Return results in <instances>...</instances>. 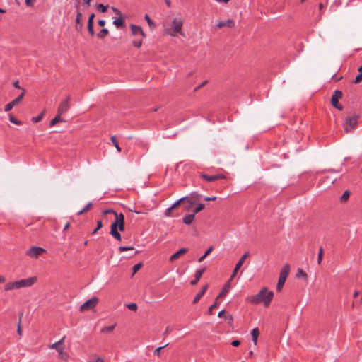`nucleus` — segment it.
<instances>
[{
    "mask_svg": "<svg viewBox=\"0 0 362 362\" xmlns=\"http://www.w3.org/2000/svg\"><path fill=\"white\" fill-rule=\"evenodd\" d=\"M114 214L115 219L110 226V234L117 240L121 241L122 236L119 231L125 230L124 215L122 213L117 214L115 210L109 209L103 211V215Z\"/></svg>",
    "mask_w": 362,
    "mask_h": 362,
    "instance_id": "obj_1",
    "label": "nucleus"
},
{
    "mask_svg": "<svg viewBox=\"0 0 362 362\" xmlns=\"http://www.w3.org/2000/svg\"><path fill=\"white\" fill-rule=\"evenodd\" d=\"M274 298V293L267 288H262L259 292L254 296H248L247 300L253 305L263 303L264 307H268Z\"/></svg>",
    "mask_w": 362,
    "mask_h": 362,
    "instance_id": "obj_2",
    "label": "nucleus"
},
{
    "mask_svg": "<svg viewBox=\"0 0 362 362\" xmlns=\"http://www.w3.org/2000/svg\"><path fill=\"white\" fill-rule=\"evenodd\" d=\"M37 278L36 276H32L28 279H23L16 281H11L5 285L4 290L10 291L13 289H19L21 288H26L32 286L35 282H37Z\"/></svg>",
    "mask_w": 362,
    "mask_h": 362,
    "instance_id": "obj_3",
    "label": "nucleus"
},
{
    "mask_svg": "<svg viewBox=\"0 0 362 362\" xmlns=\"http://www.w3.org/2000/svg\"><path fill=\"white\" fill-rule=\"evenodd\" d=\"M361 115L359 114H350L345 117L343 122V128L346 133H349L354 130L358 123Z\"/></svg>",
    "mask_w": 362,
    "mask_h": 362,
    "instance_id": "obj_4",
    "label": "nucleus"
},
{
    "mask_svg": "<svg viewBox=\"0 0 362 362\" xmlns=\"http://www.w3.org/2000/svg\"><path fill=\"white\" fill-rule=\"evenodd\" d=\"M289 272H290L289 264H284V266L281 269L280 274H279V281H278V283L276 285V291L277 292H280L282 290L284 285L286 281V279L289 274Z\"/></svg>",
    "mask_w": 362,
    "mask_h": 362,
    "instance_id": "obj_5",
    "label": "nucleus"
},
{
    "mask_svg": "<svg viewBox=\"0 0 362 362\" xmlns=\"http://www.w3.org/2000/svg\"><path fill=\"white\" fill-rule=\"evenodd\" d=\"M343 96V93L341 90H335L334 91V94L332 95L331 98V105L336 109L341 111L343 110V106L339 103V100L341 99Z\"/></svg>",
    "mask_w": 362,
    "mask_h": 362,
    "instance_id": "obj_6",
    "label": "nucleus"
},
{
    "mask_svg": "<svg viewBox=\"0 0 362 362\" xmlns=\"http://www.w3.org/2000/svg\"><path fill=\"white\" fill-rule=\"evenodd\" d=\"M71 100V96L68 95L64 100H63L59 105L57 108V112L59 115H64L70 108V101Z\"/></svg>",
    "mask_w": 362,
    "mask_h": 362,
    "instance_id": "obj_7",
    "label": "nucleus"
},
{
    "mask_svg": "<svg viewBox=\"0 0 362 362\" xmlns=\"http://www.w3.org/2000/svg\"><path fill=\"white\" fill-rule=\"evenodd\" d=\"M98 301L99 300L97 297H93L87 300L82 305H81L79 310L81 312H83L93 309L97 305Z\"/></svg>",
    "mask_w": 362,
    "mask_h": 362,
    "instance_id": "obj_8",
    "label": "nucleus"
},
{
    "mask_svg": "<svg viewBox=\"0 0 362 362\" xmlns=\"http://www.w3.org/2000/svg\"><path fill=\"white\" fill-rule=\"evenodd\" d=\"M45 252L46 250L42 247L33 246L26 251V255L31 258H37Z\"/></svg>",
    "mask_w": 362,
    "mask_h": 362,
    "instance_id": "obj_9",
    "label": "nucleus"
},
{
    "mask_svg": "<svg viewBox=\"0 0 362 362\" xmlns=\"http://www.w3.org/2000/svg\"><path fill=\"white\" fill-rule=\"evenodd\" d=\"M249 255H250V252H246L240 258V259L237 262V264H236V265H235V268L233 269V274L231 275V279H234V277L237 275L239 269L243 266V264H244L245 259L249 257Z\"/></svg>",
    "mask_w": 362,
    "mask_h": 362,
    "instance_id": "obj_10",
    "label": "nucleus"
},
{
    "mask_svg": "<svg viewBox=\"0 0 362 362\" xmlns=\"http://www.w3.org/2000/svg\"><path fill=\"white\" fill-rule=\"evenodd\" d=\"M200 177L207 182H214L218 180L226 179V177L223 174H217L214 175H209L204 173H200Z\"/></svg>",
    "mask_w": 362,
    "mask_h": 362,
    "instance_id": "obj_11",
    "label": "nucleus"
},
{
    "mask_svg": "<svg viewBox=\"0 0 362 362\" xmlns=\"http://www.w3.org/2000/svg\"><path fill=\"white\" fill-rule=\"evenodd\" d=\"M189 251V249L188 248H186V247H182V248H180L176 252H175L174 254H173L170 258H169V261L170 262H173L175 261H176L177 259H178L182 255L186 254L187 252Z\"/></svg>",
    "mask_w": 362,
    "mask_h": 362,
    "instance_id": "obj_12",
    "label": "nucleus"
},
{
    "mask_svg": "<svg viewBox=\"0 0 362 362\" xmlns=\"http://www.w3.org/2000/svg\"><path fill=\"white\" fill-rule=\"evenodd\" d=\"M233 279H231V277H230V279L225 284V285L223 286L221 292L216 297V300H218L219 298H224L227 295V293H228V291L230 288V283L233 281Z\"/></svg>",
    "mask_w": 362,
    "mask_h": 362,
    "instance_id": "obj_13",
    "label": "nucleus"
},
{
    "mask_svg": "<svg viewBox=\"0 0 362 362\" xmlns=\"http://www.w3.org/2000/svg\"><path fill=\"white\" fill-rule=\"evenodd\" d=\"M182 24L183 23L181 20L175 18L173 21L172 27L175 33H181Z\"/></svg>",
    "mask_w": 362,
    "mask_h": 362,
    "instance_id": "obj_14",
    "label": "nucleus"
},
{
    "mask_svg": "<svg viewBox=\"0 0 362 362\" xmlns=\"http://www.w3.org/2000/svg\"><path fill=\"white\" fill-rule=\"evenodd\" d=\"M209 288V284H205L203 286L202 289L198 292V293L195 296L194 300H192L193 304H196L199 302V300L201 299V298L204 295V293L206 292L207 289Z\"/></svg>",
    "mask_w": 362,
    "mask_h": 362,
    "instance_id": "obj_15",
    "label": "nucleus"
},
{
    "mask_svg": "<svg viewBox=\"0 0 362 362\" xmlns=\"http://www.w3.org/2000/svg\"><path fill=\"white\" fill-rule=\"evenodd\" d=\"M228 27L230 28H233L235 27V22L232 19H228L226 21H219L217 24V27L218 28H222L223 27Z\"/></svg>",
    "mask_w": 362,
    "mask_h": 362,
    "instance_id": "obj_16",
    "label": "nucleus"
},
{
    "mask_svg": "<svg viewBox=\"0 0 362 362\" xmlns=\"http://www.w3.org/2000/svg\"><path fill=\"white\" fill-rule=\"evenodd\" d=\"M79 5L80 0H76V8L77 9L76 18V24H83V15L79 11Z\"/></svg>",
    "mask_w": 362,
    "mask_h": 362,
    "instance_id": "obj_17",
    "label": "nucleus"
},
{
    "mask_svg": "<svg viewBox=\"0 0 362 362\" xmlns=\"http://www.w3.org/2000/svg\"><path fill=\"white\" fill-rule=\"evenodd\" d=\"M113 24L117 28H125V21L124 18L122 16H119L117 18L115 19L113 21Z\"/></svg>",
    "mask_w": 362,
    "mask_h": 362,
    "instance_id": "obj_18",
    "label": "nucleus"
},
{
    "mask_svg": "<svg viewBox=\"0 0 362 362\" xmlns=\"http://www.w3.org/2000/svg\"><path fill=\"white\" fill-rule=\"evenodd\" d=\"M259 330L257 327L254 328L251 331L252 339L255 345H257L258 337H259Z\"/></svg>",
    "mask_w": 362,
    "mask_h": 362,
    "instance_id": "obj_19",
    "label": "nucleus"
},
{
    "mask_svg": "<svg viewBox=\"0 0 362 362\" xmlns=\"http://www.w3.org/2000/svg\"><path fill=\"white\" fill-rule=\"evenodd\" d=\"M61 115H59V113L57 112V115L49 122L50 127H54L59 122H65V120L61 117Z\"/></svg>",
    "mask_w": 362,
    "mask_h": 362,
    "instance_id": "obj_20",
    "label": "nucleus"
},
{
    "mask_svg": "<svg viewBox=\"0 0 362 362\" xmlns=\"http://www.w3.org/2000/svg\"><path fill=\"white\" fill-rule=\"evenodd\" d=\"M194 214H187L182 218V221L186 225H190L194 220Z\"/></svg>",
    "mask_w": 362,
    "mask_h": 362,
    "instance_id": "obj_21",
    "label": "nucleus"
},
{
    "mask_svg": "<svg viewBox=\"0 0 362 362\" xmlns=\"http://www.w3.org/2000/svg\"><path fill=\"white\" fill-rule=\"evenodd\" d=\"M202 195L197 192H192L189 194V198H191L192 204H194L197 202L199 201Z\"/></svg>",
    "mask_w": 362,
    "mask_h": 362,
    "instance_id": "obj_22",
    "label": "nucleus"
},
{
    "mask_svg": "<svg viewBox=\"0 0 362 362\" xmlns=\"http://www.w3.org/2000/svg\"><path fill=\"white\" fill-rule=\"evenodd\" d=\"M64 338L65 337H64L63 338H62L59 341H58L57 342L52 344L50 346V348L51 349H54L57 350V351L58 352V350H59L60 349H64L63 347V344H64Z\"/></svg>",
    "mask_w": 362,
    "mask_h": 362,
    "instance_id": "obj_23",
    "label": "nucleus"
},
{
    "mask_svg": "<svg viewBox=\"0 0 362 362\" xmlns=\"http://www.w3.org/2000/svg\"><path fill=\"white\" fill-rule=\"evenodd\" d=\"M25 93H26V90L25 89H23L22 93L17 98H16L14 100H13L11 101L13 103V104L15 106L18 105L23 100V97L25 95Z\"/></svg>",
    "mask_w": 362,
    "mask_h": 362,
    "instance_id": "obj_24",
    "label": "nucleus"
},
{
    "mask_svg": "<svg viewBox=\"0 0 362 362\" xmlns=\"http://www.w3.org/2000/svg\"><path fill=\"white\" fill-rule=\"evenodd\" d=\"M351 192L349 190H345L343 194L340 197V199H339L340 202L341 203H346L349 200V197L351 196Z\"/></svg>",
    "mask_w": 362,
    "mask_h": 362,
    "instance_id": "obj_25",
    "label": "nucleus"
},
{
    "mask_svg": "<svg viewBox=\"0 0 362 362\" xmlns=\"http://www.w3.org/2000/svg\"><path fill=\"white\" fill-rule=\"evenodd\" d=\"M109 34V30L107 28H102L97 34L98 39H104Z\"/></svg>",
    "mask_w": 362,
    "mask_h": 362,
    "instance_id": "obj_26",
    "label": "nucleus"
},
{
    "mask_svg": "<svg viewBox=\"0 0 362 362\" xmlns=\"http://www.w3.org/2000/svg\"><path fill=\"white\" fill-rule=\"evenodd\" d=\"M130 28H131V31H132V35H138L140 31H141V28H142L141 26H139V25H134V24H131L130 25Z\"/></svg>",
    "mask_w": 362,
    "mask_h": 362,
    "instance_id": "obj_27",
    "label": "nucleus"
},
{
    "mask_svg": "<svg viewBox=\"0 0 362 362\" xmlns=\"http://www.w3.org/2000/svg\"><path fill=\"white\" fill-rule=\"evenodd\" d=\"M115 327H116V324L111 325V326L104 327L100 329V333H102V334L111 333L112 332H113Z\"/></svg>",
    "mask_w": 362,
    "mask_h": 362,
    "instance_id": "obj_28",
    "label": "nucleus"
},
{
    "mask_svg": "<svg viewBox=\"0 0 362 362\" xmlns=\"http://www.w3.org/2000/svg\"><path fill=\"white\" fill-rule=\"evenodd\" d=\"M214 250V247L213 246H211L209 247L204 252V254L201 256L199 259H198V262H202L204 261V259L208 256L209 255V254L213 251Z\"/></svg>",
    "mask_w": 362,
    "mask_h": 362,
    "instance_id": "obj_29",
    "label": "nucleus"
},
{
    "mask_svg": "<svg viewBox=\"0 0 362 362\" xmlns=\"http://www.w3.org/2000/svg\"><path fill=\"white\" fill-rule=\"evenodd\" d=\"M58 353H59V357L62 359H63L65 361H68V359L69 358V355L67 352L64 351V349H60L59 350H58Z\"/></svg>",
    "mask_w": 362,
    "mask_h": 362,
    "instance_id": "obj_30",
    "label": "nucleus"
},
{
    "mask_svg": "<svg viewBox=\"0 0 362 362\" xmlns=\"http://www.w3.org/2000/svg\"><path fill=\"white\" fill-rule=\"evenodd\" d=\"M296 277L297 278H303L305 281L308 280V274L302 269H298L297 273H296Z\"/></svg>",
    "mask_w": 362,
    "mask_h": 362,
    "instance_id": "obj_31",
    "label": "nucleus"
},
{
    "mask_svg": "<svg viewBox=\"0 0 362 362\" xmlns=\"http://www.w3.org/2000/svg\"><path fill=\"white\" fill-rule=\"evenodd\" d=\"M206 271V267H203L200 269H198L195 272V274H194V278L197 280H200V279L202 278L203 274Z\"/></svg>",
    "mask_w": 362,
    "mask_h": 362,
    "instance_id": "obj_32",
    "label": "nucleus"
},
{
    "mask_svg": "<svg viewBox=\"0 0 362 362\" xmlns=\"http://www.w3.org/2000/svg\"><path fill=\"white\" fill-rule=\"evenodd\" d=\"M45 109L39 115H37V117H34L31 119V121L33 122V123H37V122H40L42 119H43V117L45 115Z\"/></svg>",
    "mask_w": 362,
    "mask_h": 362,
    "instance_id": "obj_33",
    "label": "nucleus"
},
{
    "mask_svg": "<svg viewBox=\"0 0 362 362\" xmlns=\"http://www.w3.org/2000/svg\"><path fill=\"white\" fill-rule=\"evenodd\" d=\"M103 358L97 354H93L90 356L88 362H103Z\"/></svg>",
    "mask_w": 362,
    "mask_h": 362,
    "instance_id": "obj_34",
    "label": "nucleus"
},
{
    "mask_svg": "<svg viewBox=\"0 0 362 362\" xmlns=\"http://www.w3.org/2000/svg\"><path fill=\"white\" fill-rule=\"evenodd\" d=\"M144 19L147 21L151 29H154L156 28V24L154 21L149 17L148 14L145 15Z\"/></svg>",
    "mask_w": 362,
    "mask_h": 362,
    "instance_id": "obj_35",
    "label": "nucleus"
},
{
    "mask_svg": "<svg viewBox=\"0 0 362 362\" xmlns=\"http://www.w3.org/2000/svg\"><path fill=\"white\" fill-rule=\"evenodd\" d=\"M8 117L10 122L14 124L21 125L23 124V122L21 120L16 119L13 114H9Z\"/></svg>",
    "mask_w": 362,
    "mask_h": 362,
    "instance_id": "obj_36",
    "label": "nucleus"
},
{
    "mask_svg": "<svg viewBox=\"0 0 362 362\" xmlns=\"http://www.w3.org/2000/svg\"><path fill=\"white\" fill-rule=\"evenodd\" d=\"M93 206V204L92 202H89L86 204V206L83 209H81V211H78L76 213L77 215H82L83 214L86 213V211H89L91 207Z\"/></svg>",
    "mask_w": 362,
    "mask_h": 362,
    "instance_id": "obj_37",
    "label": "nucleus"
},
{
    "mask_svg": "<svg viewBox=\"0 0 362 362\" xmlns=\"http://www.w3.org/2000/svg\"><path fill=\"white\" fill-rule=\"evenodd\" d=\"M94 23H87V30L89 33V35L91 37H93L95 35V30H94Z\"/></svg>",
    "mask_w": 362,
    "mask_h": 362,
    "instance_id": "obj_38",
    "label": "nucleus"
},
{
    "mask_svg": "<svg viewBox=\"0 0 362 362\" xmlns=\"http://www.w3.org/2000/svg\"><path fill=\"white\" fill-rule=\"evenodd\" d=\"M205 208V204L203 203H199L197 206L193 209V213L194 215L202 211Z\"/></svg>",
    "mask_w": 362,
    "mask_h": 362,
    "instance_id": "obj_39",
    "label": "nucleus"
},
{
    "mask_svg": "<svg viewBox=\"0 0 362 362\" xmlns=\"http://www.w3.org/2000/svg\"><path fill=\"white\" fill-rule=\"evenodd\" d=\"M323 255H324V249L322 247H320L318 255H317V264L319 265L321 264V262L322 261Z\"/></svg>",
    "mask_w": 362,
    "mask_h": 362,
    "instance_id": "obj_40",
    "label": "nucleus"
},
{
    "mask_svg": "<svg viewBox=\"0 0 362 362\" xmlns=\"http://www.w3.org/2000/svg\"><path fill=\"white\" fill-rule=\"evenodd\" d=\"M110 139H111V141L112 142L113 145L115 146L116 149L117 150V151L121 152L122 150L119 146L117 137L115 136H112Z\"/></svg>",
    "mask_w": 362,
    "mask_h": 362,
    "instance_id": "obj_41",
    "label": "nucleus"
},
{
    "mask_svg": "<svg viewBox=\"0 0 362 362\" xmlns=\"http://www.w3.org/2000/svg\"><path fill=\"white\" fill-rule=\"evenodd\" d=\"M142 267H143L142 262H139V263H137L135 265H134L132 267V275H134L136 272H138Z\"/></svg>",
    "mask_w": 362,
    "mask_h": 362,
    "instance_id": "obj_42",
    "label": "nucleus"
},
{
    "mask_svg": "<svg viewBox=\"0 0 362 362\" xmlns=\"http://www.w3.org/2000/svg\"><path fill=\"white\" fill-rule=\"evenodd\" d=\"M180 200L182 201V203H183L184 202H187L192 204V200H191V198H189V195L185 196L181 199H180ZM192 205V204L189 205L187 207L186 210L189 211Z\"/></svg>",
    "mask_w": 362,
    "mask_h": 362,
    "instance_id": "obj_43",
    "label": "nucleus"
},
{
    "mask_svg": "<svg viewBox=\"0 0 362 362\" xmlns=\"http://www.w3.org/2000/svg\"><path fill=\"white\" fill-rule=\"evenodd\" d=\"M107 8H108V6H105L104 4H98L97 5V9L98 11L101 12V13H105L107 11Z\"/></svg>",
    "mask_w": 362,
    "mask_h": 362,
    "instance_id": "obj_44",
    "label": "nucleus"
},
{
    "mask_svg": "<svg viewBox=\"0 0 362 362\" xmlns=\"http://www.w3.org/2000/svg\"><path fill=\"white\" fill-rule=\"evenodd\" d=\"M143 45L142 39L134 40L132 41V45L136 48H140Z\"/></svg>",
    "mask_w": 362,
    "mask_h": 362,
    "instance_id": "obj_45",
    "label": "nucleus"
},
{
    "mask_svg": "<svg viewBox=\"0 0 362 362\" xmlns=\"http://www.w3.org/2000/svg\"><path fill=\"white\" fill-rule=\"evenodd\" d=\"M103 226V222L101 220H98L97 221V226H96V228L93 230V232L91 233L92 234H95L97 233V232L101 229Z\"/></svg>",
    "mask_w": 362,
    "mask_h": 362,
    "instance_id": "obj_46",
    "label": "nucleus"
},
{
    "mask_svg": "<svg viewBox=\"0 0 362 362\" xmlns=\"http://www.w3.org/2000/svg\"><path fill=\"white\" fill-rule=\"evenodd\" d=\"M219 305V303L218 301V300L216 299L215 302L213 303V305H211L209 308V315H212L213 313V310L216 309Z\"/></svg>",
    "mask_w": 362,
    "mask_h": 362,
    "instance_id": "obj_47",
    "label": "nucleus"
},
{
    "mask_svg": "<svg viewBox=\"0 0 362 362\" xmlns=\"http://www.w3.org/2000/svg\"><path fill=\"white\" fill-rule=\"evenodd\" d=\"M225 320H227L228 324L232 327L233 323V316L230 314H228L225 316Z\"/></svg>",
    "mask_w": 362,
    "mask_h": 362,
    "instance_id": "obj_48",
    "label": "nucleus"
},
{
    "mask_svg": "<svg viewBox=\"0 0 362 362\" xmlns=\"http://www.w3.org/2000/svg\"><path fill=\"white\" fill-rule=\"evenodd\" d=\"M127 307L132 311H136L138 309L137 304L135 303H131L127 305Z\"/></svg>",
    "mask_w": 362,
    "mask_h": 362,
    "instance_id": "obj_49",
    "label": "nucleus"
},
{
    "mask_svg": "<svg viewBox=\"0 0 362 362\" xmlns=\"http://www.w3.org/2000/svg\"><path fill=\"white\" fill-rule=\"evenodd\" d=\"M362 81V72L360 73L356 76L355 79L353 81V83L357 84Z\"/></svg>",
    "mask_w": 362,
    "mask_h": 362,
    "instance_id": "obj_50",
    "label": "nucleus"
},
{
    "mask_svg": "<svg viewBox=\"0 0 362 362\" xmlns=\"http://www.w3.org/2000/svg\"><path fill=\"white\" fill-rule=\"evenodd\" d=\"M22 315H23V313H21L20 315L18 324V329H17V332H18V335H20V336L22 334V328H21V325Z\"/></svg>",
    "mask_w": 362,
    "mask_h": 362,
    "instance_id": "obj_51",
    "label": "nucleus"
},
{
    "mask_svg": "<svg viewBox=\"0 0 362 362\" xmlns=\"http://www.w3.org/2000/svg\"><path fill=\"white\" fill-rule=\"evenodd\" d=\"M15 105L13 104L12 102H10L9 103L6 104L5 105V107H4V111L5 112H9L11 111L13 107H14Z\"/></svg>",
    "mask_w": 362,
    "mask_h": 362,
    "instance_id": "obj_52",
    "label": "nucleus"
},
{
    "mask_svg": "<svg viewBox=\"0 0 362 362\" xmlns=\"http://www.w3.org/2000/svg\"><path fill=\"white\" fill-rule=\"evenodd\" d=\"M134 250V247L132 246H129V247H127V246H120L119 247V250L120 252H124V251H127V250Z\"/></svg>",
    "mask_w": 362,
    "mask_h": 362,
    "instance_id": "obj_53",
    "label": "nucleus"
},
{
    "mask_svg": "<svg viewBox=\"0 0 362 362\" xmlns=\"http://www.w3.org/2000/svg\"><path fill=\"white\" fill-rule=\"evenodd\" d=\"M168 346V344L163 346H160V347H158L157 348L155 351H154V355H157V356H160V352H161V350L163 349L165 347H166Z\"/></svg>",
    "mask_w": 362,
    "mask_h": 362,
    "instance_id": "obj_54",
    "label": "nucleus"
},
{
    "mask_svg": "<svg viewBox=\"0 0 362 362\" xmlns=\"http://www.w3.org/2000/svg\"><path fill=\"white\" fill-rule=\"evenodd\" d=\"M182 204V201H180V199H178L177 201H176L170 207L173 210H175V209H177L180 204Z\"/></svg>",
    "mask_w": 362,
    "mask_h": 362,
    "instance_id": "obj_55",
    "label": "nucleus"
},
{
    "mask_svg": "<svg viewBox=\"0 0 362 362\" xmlns=\"http://www.w3.org/2000/svg\"><path fill=\"white\" fill-rule=\"evenodd\" d=\"M173 211L171 207L168 208L165 211V215L168 217L173 216Z\"/></svg>",
    "mask_w": 362,
    "mask_h": 362,
    "instance_id": "obj_56",
    "label": "nucleus"
},
{
    "mask_svg": "<svg viewBox=\"0 0 362 362\" xmlns=\"http://www.w3.org/2000/svg\"><path fill=\"white\" fill-rule=\"evenodd\" d=\"M35 0H25V4L27 6L33 7Z\"/></svg>",
    "mask_w": 362,
    "mask_h": 362,
    "instance_id": "obj_57",
    "label": "nucleus"
},
{
    "mask_svg": "<svg viewBox=\"0 0 362 362\" xmlns=\"http://www.w3.org/2000/svg\"><path fill=\"white\" fill-rule=\"evenodd\" d=\"M83 28V24H76L75 28L77 32L82 33Z\"/></svg>",
    "mask_w": 362,
    "mask_h": 362,
    "instance_id": "obj_58",
    "label": "nucleus"
},
{
    "mask_svg": "<svg viewBox=\"0 0 362 362\" xmlns=\"http://www.w3.org/2000/svg\"><path fill=\"white\" fill-rule=\"evenodd\" d=\"M240 344H241L240 341V340H238V339H236V340H233V341H232V342H231V345H232L233 346H234V347H238V346H239L240 345Z\"/></svg>",
    "mask_w": 362,
    "mask_h": 362,
    "instance_id": "obj_59",
    "label": "nucleus"
},
{
    "mask_svg": "<svg viewBox=\"0 0 362 362\" xmlns=\"http://www.w3.org/2000/svg\"><path fill=\"white\" fill-rule=\"evenodd\" d=\"M95 13H91L90 14L89 17H88V22L87 23H94V18H95Z\"/></svg>",
    "mask_w": 362,
    "mask_h": 362,
    "instance_id": "obj_60",
    "label": "nucleus"
},
{
    "mask_svg": "<svg viewBox=\"0 0 362 362\" xmlns=\"http://www.w3.org/2000/svg\"><path fill=\"white\" fill-rule=\"evenodd\" d=\"M207 82H208L207 81H204V82H202L200 85H199L198 86H197L194 88V91H197V90H199L201 88H202L203 86H204L207 83Z\"/></svg>",
    "mask_w": 362,
    "mask_h": 362,
    "instance_id": "obj_61",
    "label": "nucleus"
},
{
    "mask_svg": "<svg viewBox=\"0 0 362 362\" xmlns=\"http://www.w3.org/2000/svg\"><path fill=\"white\" fill-rule=\"evenodd\" d=\"M172 331H173V328H172V327H170V326H168V327H166L165 331V332H164V333H163V336H164V337H166V335L168 334V333H169V332H172Z\"/></svg>",
    "mask_w": 362,
    "mask_h": 362,
    "instance_id": "obj_62",
    "label": "nucleus"
},
{
    "mask_svg": "<svg viewBox=\"0 0 362 362\" xmlns=\"http://www.w3.org/2000/svg\"><path fill=\"white\" fill-rule=\"evenodd\" d=\"M13 85L15 88H19L21 89V87L20 86V83H19V81L18 80H16L13 83Z\"/></svg>",
    "mask_w": 362,
    "mask_h": 362,
    "instance_id": "obj_63",
    "label": "nucleus"
},
{
    "mask_svg": "<svg viewBox=\"0 0 362 362\" xmlns=\"http://www.w3.org/2000/svg\"><path fill=\"white\" fill-rule=\"evenodd\" d=\"M98 24L99 26L103 27L105 25V21L103 19H100L98 21Z\"/></svg>",
    "mask_w": 362,
    "mask_h": 362,
    "instance_id": "obj_64",
    "label": "nucleus"
}]
</instances>
